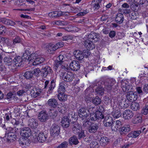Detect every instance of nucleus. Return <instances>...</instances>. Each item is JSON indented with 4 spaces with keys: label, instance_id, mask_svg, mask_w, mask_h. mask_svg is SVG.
<instances>
[{
    "label": "nucleus",
    "instance_id": "obj_1",
    "mask_svg": "<svg viewBox=\"0 0 148 148\" xmlns=\"http://www.w3.org/2000/svg\"><path fill=\"white\" fill-rule=\"evenodd\" d=\"M116 85V84L115 80H107L104 82V88L105 90H107V92H110L112 91L113 88H114V86Z\"/></svg>",
    "mask_w": 148,
    "mask_h": 148
},
{
    "label": "nucleus",
    "instance_id": "obj_2",
    "mask_svg": "<svg viewBox=\"0 0 148 148\" xmlns=\"http://www.w3.org/2000/svg\"><path fill=\"white\" fill-rule=\"evenodd\" d=\"M55 82L56 80L54 79L52 80L51 82L49 84L48 80H46L45 82V86L44 89H46L47 88H48V90L47 92L48 94H51L53 92V89L55 87Z\"/></svg>",
    "mask_w": 148,
    "mask_h": 148
},
{
    "label": "nucleus",
    "instance_id": "obj_3",
    "mask_svg": "<svg viewBox=\"0 0 148 148\" xmlns=\"http://www.w3.org/2000/svg\"><path fill=\"white\" fill-rule=\"evenodd\" d=\"M61 75L62 79L66 82H72L75 77L74 74L70 72H63Z\"/></svg>",
    "mask_w": 148,
    "mask_h": 148
},
{
    "label": "nucleus",
    "instance_id": "obj_4",
    "mask_svg": "<svg viewBox=\"0 0 148 148\" xmlns=\"http://www.w3.org/2000/svg\"><path fill=\"white\" fill-rule=\"evenodd\" d=\"M60 130V127L58 125L55 123L53 124L50 130L51 135L54 138L58 136L59 134Z\"/></svg>",
    "mask_w": 148,
    "mask_h": 148
},
{
    "label": "nucleus",
    "instance_id": "obj_5",
    "mask_svg": "<svg viewBox=\"0 0 148 148\" xmlns=\"http://www.w3.org/2000/svg\"><path fill=\"white\" fill-rule=\"evenodd\" d=\"M41 75L43 77L45 78L48 75H50L53 72V70L50 67L48 66H45L41 69Z\"/></svg>",
    "mask_w": 148,
    "mask_h": 148
},
{
    "label": "nucleus",
    "instance_id": "obj_6",
    "mask_svg": "<svg viewBox=\"0 0 148 148\" xmlns=\"http://www.w3.org/2000/svg\"><path fill=\"white\" fill-rule=\"evenodd\" d=\"M104 120L103 121L104 125L106 127L111 126L114 125L113 123L114 122L112 117L109 115H108L104 117Z\"/></svg>",
    "mask_w": 148,
    "mask_h": 148
},
{
    "label": "nucleus",
    "instance_id": "obj_7",
    "mask_svg": "<svg viewBox=\"0 0 148 148\" xmlns=\"http://www.w3.org/2000/svg\"><path fill=\"white\" fill-rule=\"evenodd\" d=\"M38 118L40 122H43L46 121L49 119V117L47 112L42 110L39 114Z\"/></svg>",
    "mask_w": 148,
    "mask_h": 148
},
{
    "label": "nucleus",
    "instance_id": "obj_8",
    "mask_svg": "<svg viewBox=\"0 0 148 148\" xmlns=\"http://www.w3.org/2000/svg\"><path fill=\"white\" fill-rule=\"evenodd\" d=\"M78 113L79 116L83 118H86L89 115L88 109L85 107H82L78 110Z\"/></svg>",
    "mask_w": 148,
    "mask_h": 148
},
{
    "label": "nucleus",
    "instance_id": "obj_9",
    "mask_svg": "<svg viewBox=\"0 0 148 148\" xmlns=\"http://www.w3.org/2000/svg\"><path fill=\"white\" fill-rule=\"evenodd\" d=\"M99 127V123H93L88 127V130L90 133L94 134L97 132Z\"/></svg>",
    "mask_w": 148,
    "mask_h": 148
},
{
    "label": "nucleus",
    "instance_id": "obj_10",
    "mask_svg": "<svg viewBox=\"0 0 148 148\" xmlns=\"http://www.w3.org/2000/svg\"><path fill=\"white\" fill-rule=\"evenodd\" d=\"M82 44L87 49L89 50L93 49L95 47L94 44L92 42L87 39L82 42Z\"/></svg>",
    "mask_w": 148,
    "mask_h": 148
},
{
    "label": "nucleus",
    "instance_id": "obj_11",
    "mask_svg": "<svg viewBox=\"0 0 148 148\" xmlns=\"http://www.w3.org/2000/svg\"><path fill=\"white\" fill-rule=\"evenodd\" d=\"M126 97L127 99L126 101H127V102L129 101L133 102L136 100L137 97L136 92H130L127 94Z\"/></svg>",
    "mask_w": 148,
    "mask_h": 148
},
{
    "label": "nucleus",
    "instance_id": "obj_12",
    "mask_svg": "<svg viewBox=\"0 0 148 148\" xmlns=\"http://www.w3.org/2000/svg\"><path fill=\"white\" fill-rule=\"evenodd\" d=\"M20 134L24 137H29L31 135V130L28 127L22 128L21 129Z\"/></svg>",
    "mask_w": 148,
    "mask_h": 148
},
{
    "label": "nucleus",
    "instance_id": "obj_13",
    "mask_svg": "<svg viewBox=\"0 0 148 148\" xmlns=\"http://www.w3.org/2000/svg\"><path fill=\"white\" fill-rule=\"evenodd\" d=\"M69 67L74 71H77L79 69L80 65L79 62L77 61L73 60L70 63Z\"/></svg>",
    "mask_w": 148,
    "mask_h": 148
},
{
    "label": "nucleus",
    "instance_id": "obj_14",
    "mask_svg": "<svg viewBox=\"0 0 148 148\" xmlns=\"http://www.w3.org/2000/svg\"><path fill=\"white\" fill-rule=\"evenodd\" d=\"M4 138L7 139L8 142L10 143L16 140V134H12L10 133H8L7 132H6L5 136Z\"/></svg>",
    "mask_w": 148,
    "mask_h": 148
},
{
    "label": "nucleus",
    "instance_id": "obj_15",
    "mask_svg": "<svg viewBox=\"0 0 148 148\" xmlns=\"http://www.w3.org/2000/svg\"><path fill=\"white\" fill-rule=\"evenodd\" d=\"M48 136L47 134L43 132H41L39 134L37 139L39 143H43L46 140Z\"/></svg>",
    "mask_w": 148,
    "mask_h": 148
},
{
    "label": "nucleus",
    "instance_id": "obj_16",
    "mask_svg": "<svg viewBox=\"0 0 148 148\" xmlns=\"http://www.w3.org/2000/svg\"><path fill=\"white\" fill-rule=\"evenodd\" d=\"M70 121L68 117L67 116H64L62 118L61 121L62 126L64 128H67L69 126Z\"/></svg>",
    "mask_w": 148,
    "mask_h": 148
},
{
    "label": "nucleus",
    "instance_id": "obj_17",
    "mask_svg": "<svg viewBox=\"0 0 148 148\" xmlns=\"http://www.w3.org/2000/svg\"><path fill=\"white\" fill-rule=\"evenodd\" d=\"M122 124L121 121L119 120L115 121L113 123L114 125H112L111 127L112 130L116 131L119 129L120 130L122 126Z\"/></svg>",
    "mask_w": 148,
    "mask_h": 148
},
{
    "label": "nucleus",
    "instance_id": "obj_18",
    "mask_svg": "<svg viewBox=\"0 0 148 148\" xmlns=\"http://www.w3.org/2000/svg\"><path fill=\"white\" fill-rule=\"evenodd\" d=\"M72 129L73 132L75 134H77V133H79L82 129L81 125L76 122L73 123Z\"/></svg>",
    "mask_w": 148,
    "mask_h": 148
},
{
    "label": "nucleus",
    "instance_id": "obj_19",
    "mask_svg": "<svg viewBox=\"0 0 148 148\" xmlns=\"http://www.w3.org/2000/svg\"><path fill=\"white\" fill-rule=\"evenodd\" d=\"M134 114L132 111L129 110H126L123 112V116L125 119L129 120L131 119L133 116Z\"/></svg>",
    "mask_w": 148,
    "mask_h": 148
},
{
    "label": "nucleus",
    "instance_id": "obj_20",
    "mask_svg": "<svg viewBox=\"0 0 148 148\" xmlns=\"http://www.w3.org/2000/svg\"><path fill=\"white\" fill-rule=\"evenodd\" d=\"M73 54L75 57L78 60H82L84 57L83 52L79 50L75 51Z\"/></svg>",
    "mask_w": 148,
    "mask_h": 148
},
{
    "label": "nucleus",
    "instance_id": "obj_21",
    "mask_svg": "<svg viewBox=\"0 0 148 148\" xmlns=\"http://www.w3.org/2000/svg\"><path fill=\"white\" fill-rule=\"evenodd\" d=\"M130 126L129 125H125L120 130V133L122 135L123 134H127L130 131Z\"/></svg>",
    "mask_w": 148,
    "mask_h": 148
},
{
    "label": "nucleus",
    "instance_id": "obj_22",
    "mask_svg": "<svg viewBox=\"0 0 148 148\" xmlns=\"http://www.w3.org/2000/svg\"><path fill=\"white\" fill-rule=\"evenodd\" d=\"M38 123L37 121L34 118L30 119L29 120V126L32 128H37Z\"/></svg>",
    "mask_w": 148,
    "mask_h": 148
},
{
    "label": "nucleus",
    "instance_id": "obj_23",
    "mask_svg": "<svg viewBox=\"0 0 148 148\" xmlns=\"http://www.w3.org/2000/svg\"><path fill=\"white\" fill-rule=\"evenodd\" d=\"M63 14V13L61 11H55L49 13L48 15L51 18H57Z\"/></svg>",
    "mask_w": 148,
    "mask_h": 148
},
{
    "label": "nucleus",
    "instance_id": "obj_24",
    "mask_svg": "<svg viewBox=\"0 0 148 148\" xmlns=\"http://www.w3.org/2000/svg\"><path fill=\"white\" fill-rule=\"evenodd\" d=\"M2 23L8 25L14 26L16 25V23L10 19L5 18H2Z\"/></svg>",
    "mask_w": 148,
    "mask_h": 148
},
{
    "label": "nucleus",
    "instance_id": "obj_25",
    "mask_svg": "<svg viewBox=\"0 0 148 148\" xmlns=\"http://www.w3.org/2000/svg\"><path fill=\"white\" fill-rule=\"evenodd\" d=\"M69 143L70 145H77L79 143L77 137L74 135L71 137L69 140Z\"/></svg>",
    "mask_w": 148,
    "mask_h": 148
},
{
    "label": "nucleus",
    "instance_id": "obj_26",
    "mask_svg": "<svg viewBox=\"0 0 148 148\" xmlns=\"http://www.w3.org/2000/svg\"><path fill=\"white\" fill-rule=\"evenodd\" d=\"M48 105L53 108H55L58 105V102L56 99L54 98L49 99L47 102Z\"/></svg>",
    "mask_w": 148,
    "mask_h": 148
},
{
    "label": "nucleus",
    "instance_id": "obj_27",
    "mask_svg": "<svg viewBox=\"0 0 148 148\" xmlns=\"http://www.w3.org/2000/svg\"><path fill=\"white\" fill-rule=\"evenodd\" d=\"M121 87L124 92L128 91L130 89V86L128 84V82L126 80H122L121 82Z\"/></svg>",
    "mask_w": 148,
    "mask_h": 148
},
{
    "label": "nucleus",
    "instance_id": "obj_28",
    "mask_svg": "<svg viewBox=\"0 0 148 148\" xmlns=\"http://www.w3.org/2000/svg\"><path fill=\"white\" fill-rule=\"evenodd\" d=\"M124 16L122 14L119 13L116 15L115 20L117 23L120 24L122 23L124 20Z\"/></svg>",
    "mask_w": 148,
    "mask_h": 148
},
{
    "label": "nucleus",
    "instance_id": "obj_29",
    "mask_svg": "<svg viewBox=\"0 0 148 148\" xmlns=\"http://www.w3.org/2000/svg\"><path fill=\"white\" fill-rule=\"evenodd\" d=\"M14 64L16 66H20L22 64L23 61L20 56L16 57L14 60Z\"/></svg>",
    "mask_w": 148,
    "mask_h": 148
},
{
    "label": "nucleus",
    "instance_id": "obj_30",
    "mask_svg": "<svg viewBox=\"0 0 148 148\" xmlns=\"http://www.w3.org/2000/svg\"><path fill=\"white\" fill-rule=\"evenodd\" d=\"M46 49L49 53H53L56 50L54 45L51 44H48L46 46Z\"/></svg>",
    "mask_w": 148,
    "mask_h": 148
},
{
    "label": "nucleus",
    "instance_id": "obj_31",
    "mask_svg": "<svg viewBox=\"0 0 148 148\" xmlns=\"http://www.w3.org/2000/svg\"><path fill=\"white\" fill-rule=\"evenodd\" d=\"M45 59L43 57H39L36 58L34 60V62H33V65H36L39 64L44 62Z\"/></svg>",
    "mask_w": 148,
    "mask_h": 148
},
{
    "label": "nucleus",
    "instance_id": "obj_32",
    "mask_svg": "<svg viewBox=\"0 0 148 148\" xmlns=\"http://www.w3.org/2000/svg\"><path fill=\"white\" fill-rule=\"evenodd\" d=\"M109 139L106 137H103L101 138L100 140V145L103 147H105L107 145Z\"/></svg>",
    "mask_w": 148,
    "mask_h": 148
},
{
    "label": "nucleus",
    "instance_id": "obj_33",
    "mask_svg": "<svg viewBox=\"0 0 148 148\" xmlns=\"http://www.w3.org/2000/svg\"><path fill=\"white\" fill-rule=\"evenodd\" d=\"M112 114L114 118H118L121 115L120 110L119 108L115 109L112 113Z\"/></svg>",
    "mask_w": 148,
    "mask_h": 148
},
{
    "label": "nucleus",
    "instance_id": "obj_34",
    "mask_svg": "<svg viewBox=\"0 0 148 148\" xmlns=\"http://www.w3.org/2000/svg\"><path fill=\"white\" fill-rule=\"evenodd\" d=\"M6 129L7 130L6 132H7L8 133H10L12 134H16V133L19 130V129L17 128V127H8Z\"/></svg>",
    "mask_w": 148,
    "mask_h": 148
},
{
    "label": "nucleus",
    "instance_id": "obj_35",
    "mask_svg": "<svg viewBox=\"0 0 148 148\" xmlns=\"http://www.w3.org/2000/svg\"><path fill=\"white\" fill-rule=\"evenodd\" d=\"M104 88L101 85H100L95 89V91L97 94L101 96L104 94Z\"/></svg>",
    "mask_w": 148,
    "mask_h": 148
},
{
    "label": "nucleus",
    "instance_id": "obj_36",
    "mask_svg": "<svg viewBox=\"0 0 148 148\" xmlns=\"http://www.w3.org/2000/svg\"><path fill=\"white\" fill-rule=\"evenodd\" d=\"M24 76L27 79H30L33 77V73L30 71H27L25 73Z\"/></svg>",
    "mask_w": 148,
    "mask_h": 148
},
{
    "label": "nucleus",
    "instance_id": "obj_37",
    "mask_svg": "<svg viewBox=\"0 0 148 148\" xmlns=\"http://www.w3.org/2000/svg\"><path fill=\"white\" fill-rule=\"evenodd\" d=\"M64 84L63 82L60 83L59 88L58 89V93H64L65 90Z\"/></svg>",
    "mask_w": 148,
    "mask_h": 148
},
{
    "label": "nucleus",
    "instance_id": "obj_38",
    "mask_svg": "<svg viewBox=\"0 0 148 148\" xmlns=\"http://www.w3.org/2000/svg\"><path fill=\"white\" fill-rule=\"evenodd\" d=\"M101 108L103 109V110H104V108L103 107H101ZM102 110H101L100 111L99 110H97L96 111V115L97 118V120H99L101 119L104 118V116L103 114L102 111Z\"/></svg>",
    "mask_w": 148,
    "mask_h": 148
},
{
    "label": "nucleus",
    "instance_id": "obj_39",
    "mask_svg": "<svg viewBox=\"0 0 148 148\" xmlns=\"http://www.w3.org/2000/svg\"><path fill=\"white\" fill-rule=\"evenodd\" d=\"M142 117L140 116H136L132 119V122L134 124L140 123L142 122Z\"/></svg>",
    "mask_w": 148,
    "mask_h": 148
},
{
    "label": "nucleus",
    "instance_id": "obj_40",
    "mask_svg": "<svg viewBox=\"0 0 148 148\" xmlns=\"http://www.w3.org/2000/svg\"><path fill=\"white\" fill-rule=\"evenodd\" d=\"M58 97L59 100L61 101H65L67 99V96L64 93H58Z\"/></svg>",
    "mask_w": 148,
    "mask_h": 148
},
{
    "label": "nucleus",
    "instance_id": "obj_41",
    "mask_svg": "<svg viewBox=\"0 0 148 148\" xmlns=\"http://www.w3.org/2000/svg\"><path fill=\"white\" fill-rule=\"evenodd\" d=\"M22 40V39L18 36H16L12 41L13 43L12 46H14L16 44L21 43Z\"/></svg>",
    "mask_w": 148,
    "mask_h": 148
},
{
    "label": "nucleus",
    "instance_id": "obj_42",
    "mask_svg": "<svg viewBox=\"0 0 148 148\" xmlns=\"http://www.w3.org/2000/svg\"><path fill=\"white\" fill-rule=\"evenodd\" d=\"M14 60V59H12L10 57H6L4 58V62L5 64H8V66L11 65L13 63H14L13 62Z\"/></svg>",
    "mask_w": 148,
    "mask_h": 148
},
{
    "label": "nucleus",
    "instance_id": "obj_43",
    "mask_svg": "<svg viewBox=\"0 0 148 148\" xmlns=\"http://www.w3.org/2000/svg\"><path fill=\"white\" fill-rule=\"evenodd\" d=\"M90 119L88 118L85 119L83 120L82 122V126L84 127H88L91 124L90 121Z\"/></svg>",
    "mask_w": 148,
    "mask_h": 148
},
{
    "label": "nucleus",
    "instance_id": "obj_44",
    "mask_svg": "<svg viewBox=\"0 0 148 148\" xmlns=\"http://www.w3.org/2000/svg\"><path fill=\"white\" fill-rule=\"evenodd\" d=\"M128 14H129L130 19L132 20H134L136 19L137 18V12L133 10L131 11L130 10Z\"/></svg>",
    "mask_w": 148,
    "mask_h": 148
},
{
    "label": "nucleus",
    "instance_id": "obj_45",
    "mask_svg": "<svg viewBox=\"0 0 148 148\" xmlns=\"http://www.w3.org/2000/svg\"><path fill=\"white\" fill-rule=\"evenodd\" d=\"M131 108L134 111H136L140 108L139 104L136 102H132L131 105Z\"/></svg>",
    "mask_w": 148,
    "mask_h": 148
},
{
    "label": "nucleus",
    "instance_id": "obj_46",
    "mask_svg": "<svg viewBox=\"0 0 148 148\" xmlns=\"http://www.w3.org/2000/svg\"><path fill=\"white\" fill-rule=\"evenodd\" d=\"M95 35H96L95 33L92 32L89 34L86 35L85 38L89 40H90L93 42V41L94 40V36H96Z\"/></svg>",
    "mask_w": 148,
    "mask_h": 148
},
{
    "label": "nucleus",
    "instance_id": "obj_47",
    "mask_svg": "<svg viewBox=\"0 0 148 148\" xmlns=\"http://www.w3.org/2000/svg\"><path fill=\"white\" fill-rule=\"evenodd\" d=\"M53 25H65L68 24L67 22L60 21H54L52 22Z\"/></svg>",
    "mask_w": 148,
    "mask_h": 148
},
{
    "label": "nucleus",
    "instance_id": "obj_48",
    "mask_svg": "<svg viewBox=\"0 0 148 148\" xmlns=\"http://www.w3.org/2000/svg\"><path fill=\"white\" fill-rule=\"evenodd\" d=\"M29 52V51L25 50V51L24 52L23 54L22 57L23 59H25V60H27L28 61L29 60V57H30V53Z\"/></svg>",
    "mask_w": 148,
    "mask_h": 148
},
{
    "label": "nucleus",
    "instance_id": "obj_49",
    "mask_svg": "<svg viewBox=\"0 0 148 148\" xmlns=\"http://www.w3.org/2000/svg\"><path fill=\"white\" fill-rule=\"evenodd\" d=\"M77 134L78 135V137L79 139H84L86 136L84 131L82 129L79 131V133H77Z\"/></svg>",
    "mask_w": 148,
    "mask_h": 148
},
{
    "label": "nucleus",
    "instance_id": "obj_50",
    "mask_svg": "<svg viewBox=\"0 0 148 148\" xmlns=\"http://www.w3.org/2000/svg\"><path fill=\"white\" fill-rule=\"evenodd\" d=\"M101 102V99L98 97H95V98L93 99L92 103L95 105H98Z\"/></svg>",
    "mask_w": 148,
    "mask_h": 148
},
{
    "label": "nucleus",
    "instance_id": "obj_51",
    "mask_svg": "<svg viewBox=\"0 0 148 148\" xmlns=\"http://www.w3.org/2000/svg\"><path fill=\"white\" fill-rule=\"evenodd\" d=\"M68 145V143L66 141H64L61 143L57 148H67Z\"/></svg>",
    "mask_w": 148,
    "mask_h": 148
},
{
    "label": "nucleus",
    "instance_id": "obj_52",
    "mask_svg": "<svg viewBox=\"0 0 148 148\" xmlns=\"http://www.w3.org/2000/svg\"><path fill=\"white\" fill-rule=\"evenodd\" d=\"M91 148H99V143L96 141H92L90 144Z\"/></svg>",
    "mask_w": 148,
    "mask_h": 148
},
{
    "label": "nucleus",
    "instance_id": "obj_53",
    "mask_svg": "<svg viewBox=\"0 0 148 148\" xmlns=\"http://www.w3.org/2000/svg\"><path fill=\"white\" fill-rule=\"evenodd\" d=\"M14 96V94L13 93L10 92L7 94L5 99L8 100V101H12Z\"/></svg>",
    "mask_w": 148,
    "mask_h": 148
},
{
    "label": "nucleus",
    "instance_id": "obj_54",
    "mask_svg": "<svg viewBox=\"0 0 148 148\" xmlns=\"http://www.w3.org/2000/svg\"><path fill=\"white\" fill-rule=\"evenodd\" d=\"M50 116L53 117H55L57 116V111L54 110L50 109L49 112Z\"/></svg>",
    "mask_w": 148,
    "mask_h": 148
},
{
    "label": "nucleus",
    "instance_id": "obj_55",
    "mask_svg": "<svg viewBox=\"0 0 148 148\" xmlns=\"http://www.w3.org/2000/svg\"><path fill=\"white\" fill-rule=\"evenodd\" d=\"M141 113L144 115H146L148 114V105L144 106L141 111Z\"/></svg>",
    "mask_w": 148,
    "mask_h": 148
},
{
    "label": "nucleus",
    "instance_id": "obj_56",
    "mask_svg": "<svg viewBox=\"0 0 148 148\" xmlns=\"http://www.w3.org/2000/svg\"><path fill=\"white\" fill-rule=\"evenodd\" d=\"M74 38L73 36L70 35H66L63 36L62 38V40L63 41H67L72 40Z\"/></svg>",
    "mask_w": 148,
    "mask_h": 148
},
{
    "label": "nucleus",
    "instance_id": "obj_57",
    "mask_svg": "<svg viewBox=\"0 0 148 148\" xmlns=\"http://www.w3.org/2000/svg\"><path fill=\"white\" fill-rule=\"evenodd\" d=\"M62 62V58L61 60H56L54 63V65L55 67L56 68L59 67L61 65Z\"/></svg>",
    "mask_w": 148,
    "mask_h": 148
},
{
    "label": "nucleus",
    "instance_id": "obj_58",
    "mask_svg": "<svg viewBox=\"0 0 148 148\" xmlns=\"http://www.w3.org/2000/svg\"><path fill=\"white\" fill-rule=\"evenodd\" d=\"M119 10L120 12L123 13L124 14H128L130 12V10L128 9V8H121L119 9Z\"/></svg>",
    "mask_w": 148,
    "mask_h": 148
},
{
    "label": "nucleus",
    "instance_id": "obj_59",
    "mask_svg": "<svg viewBox=\"0 0 148 148\" xmlns=\"http://www.w3.org/2000/svg\"><path fill=\"white\" fill-rule=\"evenodd\" d=\"M36 53H34L30 55V57H29V60L28 61H29V62L32 61V62L33 61L34 62L35 59L36 58Z\"/></svg>",
    "mask_w": 148,
    "mask_h": 148
},
{
    "label": "nucleus",
    "instance_id": "obj_60",
    "mask_svg": "<svg viewBox=\"0 0 148 148\" xmlns=\"http://www.w3.org/2000/svg\"><path fill=\"white\" fill-rule=\"evenodd\" d=\"M15 122L14 123V124L16 125V126L15 127H17L18 129L19 130L21 129L22 128V124L21 122V121H16V120H15Z\"/></svg>",
    "mask_w": 148,
    "mask_h": 148
},
{
    "label": "nucleus",
    "instance_id": "obj_61",
    "mask_svg": "<svg viewBox=\"0 0 148 148\" xmlns=\"http://www.w3.org/2000/svg\"><path fill=\"white\" fill-rule=\"evenodd\" d=\"M90 119L92 121H95L97 120V118L96 115V112L91 113L90 115Z\"/></svg>",
    "mask_w": 148,
    "mask_h": 148
},
{
    "label": "nucleus",
    "instance_id": "obj_62",
    "mask_svg": "<svg viewBox=\"0 0 148 148\" xmlns=\"http://www.w3.org/2000/svg\"><path fill=\"white\" fill-rule=\"evenodd\" d=\"M6 28L4 26L0 25V35L5 34L6 32Z\"/></svg>",
    "mask_w": 148,
    "mask_h": 148
},
{
    "label": "nucleus",
    "instance_id": "obj_63",
    "mask_svg": "<svg viewBox=\"0 0 148 148\" xmlns=\"http://www.w3.org/2000/svg\"><path fill=\"white\" fill-rule=\"evenodd\" d=\"M8 39L7 38L0 37V43L7 44L8 43Z\"/></svg>",
    "mask_w": 148,
    "mask_h": 148
},
{
    "label": "nucleus",
    "instance_id": "obj_64",
    "mask_svg": "<svg viewBox=\"0 0 148 148\" xmlns=\"http://www.w3.org/2000/svg\"><path fill=\"white\" fill-rule=\"evenodd\" d=\"M33 72V75H34L36 76H38L39 73H41V70L38 68L34 69Z\"/></svg>",
    "mask_w": 148,
    "mask_h": 148
}]
</instances>
